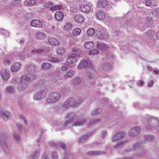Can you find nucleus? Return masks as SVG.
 I'll list each match as a JSON object with an SVG mask.
<instances>
[{
	"mask_svg": "<svg viewBox=\"0 0 159 159\" xmlns=\"http://www.w3.org/2000/svg\"><path fill=\"white\" fill-rule=\"evenodd\" d=\"M66 117H71L66 120L64 126L66 127L68 125L71 127L80 126L85 124L87 121V118L84 116H78L76 113H70L66 115Z\"/></svg>",
	"mask_w": 159,
	"mask_h": 159,
	"instance_id": "f257e3e1",
	"label": "nucleus"
},
{
	"mask_svg": "<svg viewBox=\"0 0 159 159\" xmlns=\"http://www.w3.org/2000/svg\"><path fill=\"white\" fill-rule=\"evenodd\" d=\"M84 100L81 97L70 98L67 99L64 102V107H68L70 106L78 107L83 102Z\"/></svg>",
	"mask_w": 159,
	"mask_h": 159,
	"instance_id": "f03ea898",
	"label": "nucleus"
},
{
	"mask_svg": "<svg viewBox=\"0 0 159 159\" xmlns=\"http://www.w3.org/2000/svg\"><path fill=\"white\" fill-rule=\"evenodd\" d=\"M147 124L145 128L147 130H151L154 129L159 125V121L157 118L153 116H147Z\"/></svg>",
	"mask_w": 159,
	"mask_h": 159,
	"instance_id": "7ed1b4c3",
	"label": "nucleus"
},
{
	"mask_svg": "<svg viewBox=\"0 0 159 159\" xmlns=\"http://www.w3.org/2000/svg\"><path fill=\"white\" fill-rule=\"evenodd\" d=\"M61 97V94L56 92H52L48 94L46 101L48 103H53L58 101Z\"/></svg>",
	"mask_w": 159,
	"mask_h": 159,
	"instance_id": "20e7f679",
	"label": "nucleus"
},
{
	"mask_svg": "<svg viewBox=\"0 0 159 159\" xmlns=\"http://www.w3.org/2000/svg\"><path fill=\"white\" fill-rule=\"evenodd\" d=\"M7 134L5 133H0V143L6 153H8L9 152V150L8 148V146L7 143Z\"/></svg>",
	"mask_w": 159,
	"mask_h": 159,
	"instance_id": "39448f33",
	"label": "nucleus"
},
{
	"mask_svg": "<svg viewBox=\"0 0 159 159\" xmlns=\"http://www.w3.org/2000/svg\"><path fill=\"white\" fill-rule=\"evenodd\" d=\"M46 93L43 90H41L37 92L33 96L34 100L39 101L44 99L46 96Z\"/></svg>",
	"mask_w": 159,
	"mask_h": 159,
	"instance_id": "423d86ee",
	"label": "nucleus"
},
{
	"mask_svg": "<svg viewBox=\"0 0 159 159\" xmlns=\"http://www.w3.org/2000/svg\"><path fill=\"white\" fill-rule=\"evenodd\" d=\"M126 133L124 131L118 132L113 136L111 141L113 142H116L117 141L122 139L126 135Z\"/></svg>",
	"mask_w": 159,
	"mask_h": 159,
	"instance_id": "0eeeda50",
	"label": "nucleus"
},
{
	"mask_svg": "<svg viewBox=\"0 0 159 159\" xmlns=\"http://www.w3.org/2000/svg\"><path fill=\"white\" fill-rule=\"evenodd\" d=\"M18 89L20 91H22L25 90L27 87L28 82L25 80H23V78L21 77V79L18 82Z\"/></svg>",
	"mask_w": 159,
	"mask_h": 159,
	"instance_id": "6e6552de",
	"label": "nucleus"
},
{
	"mask_svg": "<svg viewBox=\"0 0 159 159\" xmlns=\"http://www.w3.org/2000/svg\"><path fill=\"white\" fill-rule=\"evenodd\" d=\"M80 53H75L70 55L66 59V61L68 63H73L76 61L80 56Z\"/></svg>",
	"mask_w": 159,
	"mask_h": 159,
	"instance_id": "1a4fd4ad",
	"label": "nucleus"
},
{
	"mask_svg": "<svg viewBox=\"0 0 159 159\" xmlns=\"http://www.w3.org/2000/svg\"><path fill=\"white\" fill-rule=\"evenodd\" d=\"M92 66V63L89 60L83 59L81 60L78 66L79 69H82L86 67H90Z\"/></svg>",
	"mask_w": 159,
	"mask_h": 159,
	"instance_id": "9d476101",
	"label": "nucleus"
},
{
	"mask_svg": "<svg viewBox=\"0 0 159 159\" xmlns=\"http://www.w3.org/2000/svg\"><path fill=\"white\" fill-rule=\"evenodd\" d=\"M141 130L140 127L139 126H137L131 129L129 131L128 133L129 136L133 137L137 135Z\"/></svg>",
	"mask_w": 159,
	"mask_h": 159,
	"instance_id": "9b49d317",
	"label": "nucleus"
},
{
	"mask_svg": "<svg viewBox=\"0 0 159 159\" xmlns=\"http://www.w3.org/2000/svg\"><path fill=\"white\" fill-rule=\"evenodd\" d=\"M1 75L2 79L6 81L10 78V72L7 69H4L1 71Z\"/></svg>",
	"mask_w": 159,
	"mask_h": 159,
	"instance_id": "f8f14e48",
	"label": "nucleus"
},
{
	"mask_svg": "<svg viewBox=\"0 0 159 159\" xmlns=\"http://www.w3.org/2000/svg\"><path fill=\"white\" fill-rule=\"evenodd\" d=\"M23 80L26 81L28 82L29 81H32L36 79V76L32 74H25L21 76Z\"/></svg>",
	"mask_w": 159,
	"mask_h": 159,
	"instance_id": "ddd939ff",
	"label": "nucleus"
},
{
	"mask_svg": "<svg viewBox=\"0 0 159 159\" xmlns=\"http://www.w3.org/2000/svg\"><path fill=\"white\" fill-rule=\"evenodd\" d=\"M30 24L33 27L39 28H42L43 27L42 22L38 20L35 19L32 20Z\"/></svg>",
	"mask_w": 159,
	"mask_h": 159,
	"instance_id": "4468645a",
	"label": "nucleus"
},
{
	"mask_svg": "<svg viewBox=\"0 0 159 159\" xmlns=\"http://www.w3.org/2000/svg\"><path fill=\"white\" fill-rule=\"evenodd\" d=\"M21 65L18 62H16L13 64L11 68V70L13 72H16L20 69Z\"/></svg>",
	"mask_w": 159,
	"mask_h": 159,
	"instance_id": "2eb2a0df",
	"label": "nucleus"
},
{
	"mask_svg": "<svg viewBox=\"0 0 159 159\" xmlns=\"http://www.w3.org/2000/svg\"><path fill=\"white\" fill-rule=\"evenodd\" d=\"M64 17V15L63 12L61 11H57L55 13L54 16L55 19L58 21H60L62 20Z\"/></svg>",
	"mask_w": 159,
	"mask_h": 159,
	"instance_id": "dca6fc26",
	"label": "nucleus"
},
{
	"mask_svg": "<svg viewBox=\"0 0 159 159\" xmlns=\"http://www.w3.org/2000/svg\"><path fill=\"white\" fill-rule=\"evenodd\" d=\"M91 7L90 4L83 5L80 7V10L84 12H88L91 10Z\"/></svg>",
	"mask_w": 159,
	"mask_h": 159,
	"instance_id": "f3484780",
	"label": "nucleus"
},
{
	"mask_svg": "<svg viewBox=\"0 0 159 159\" xmlns=\"http://www.w3.org/2000/svg\"><path fill=\"white\" fill-rule=\"evenodd\" d=\"M128 140L127 139L118 142L115 146L114 148L117 150H119L120 148L123 147V145L128 143Z\"/></svg>",
	"mask_w": 159,
	"mask_h": 159,
	"instance_id": "a211bd4d",
	"label": "nucleus"
},
{
	"mask_svg": "<svg viewBox=\"0 0 159 159\" xmlns=\"http://www.w3.org/2000/svg\"><path fill=\"white\" fill-rule=\"evenodd\" d=\"M133 149L135 151L143 147V143L141 141H138L134 144L132 146Z\"/></svg>",
	"mask_w": 159,
	"mask_h": 159,
	"instance_id": "6ab92c4d",
	"label": "nucleus"
},
{
	"mask_svg": "<svg viewBox=\"0 0 159 159\" xmlns=\"http://www.w3.org/2000/svg\"><path fill=\"white\" fill-rule=\"evenodd\" d=\"M147 153V151L143 147L137 150L135 152V154L138 156L141 157L144 155H146Z\"/></svg>",
	"mask_w": 159,
	"mask_h": 159,
	"instance_id": "aec40b11",
	"label": "nucleus"
},
{
	"mask_svg": "<svg viewBox=\"0 0 159 159\" xmlns=\"http://www.w3.org/2000/svg\"><path fill=\"white\" fill-rule=\"evenodd\" d=\"M49 44L52 45L58 46L60 43L57 39L54 38H50L48 40Z\"/></svg>",
	"mask_w": 159,
	"mask_h": 159,
	"instance_id": "412c9836",
	"label": "nucleus"
},
{
	"mask_svg": "<svg viewBox=\"0 0 159 159\" xmlns=\"http://www.w3.org/2000/svg\"><path fill=\"white\" fill-rule=\"evenodd\" d=\"M74 20L77 23H82L84 20V17L80 14H77L75 16Z\"/></svg>",
	"mask_w": 159,
	"mask_h": 159,
	"instance_id": "4be33fe9",
	"label": "nucleus"
},
{
	"mask_svg": "<svg viewBox=\"0 0 159 159\" xmlns=\"http://www.w3.org/2000/svg\"><path fill=\"white\" fill-rule=\"evenodd\" d=\"M107 34L106 32L103 31L99 32L97 34V37L98 39L101 40L107 38Z\"/></svg>",
	"mask_w": 159,
	"mask_h": 159,
	"instance_id": "5701e85b",
	"label": "nucleus"
},
{
	"mask_svg": "<svg viewBox=\"0 0 159 159\" xmlns=\"http://www.w3.org/2000/svg\"><path fill=\"white\" fill-rule=\"evenodd\" d=\"M91 136V134L89 135L86 134L84 135L79 139V141L80 143H84L88 140Z\"/></svg>",
	"mask_w": 159,
	"mask_h": 159,
	"instance_id": "b1692460",
	"label": "nucleus"
},
{
	"mask_svg": "<svg viewBox=\"0 0 159 159\" xmlns=\"http://www.w3.org/2000/svg\"><path fill=\"white\" fill-rule=\"evenodd\" d=\"M97 16L100 20H103L105 18L104 13L102 10L98 11L97 13Z\"/></svg>",
	"mask_w": 159,
	"mask_h": 159,
	"instance_id": "393cba45",
	"label": "nucleus"
},
{
	"mask_svg": "<svg viewBox=\"0 0 159 159\" xmlns=\"http://www.w3.org/2000/svg\"><path fill=\"white\" fill-rule=\"evenodd\" d=\"M2 117L5 120L8 119H11V116L10 113L7 111H6L2 114Z\"/></svg>",
	"mask_w": 159,
	"mask_h": 159,
	"instance_id": "a878e982",
	"label": "nucleus"
},
{
	"mask_svg": "<svg viewBox=\"0 0 159 159\" xmlns=\"http://www.w3.org/2000/svg\"><path fill=\"white\" fill-rule=\"evenodd\" d=\"M82 81V79L81 78L76 77L74 78L73 80V84L75 85H77L79 84H80Z\"/></svg>",
	"mask_w": 159,
	"mask_h": 159,
	"instance_id": "bb28decb",
	"label": "nucleus"
},
{
	"mask_svg": "<svg viewBox=\"0 0 159 159\" xmlns=\"http://www.w3.org/2000/svg\"><path fill=\"white\" fill-rule=\"evenodd\" d=\"M36 3L35 0H27L24 2L25 6H31L34 5Z\"/></svg>",
	"mask_w": 159,
	"mask_h": 159,
	"instance_id": "cd10ccee",
	"label": "nucleus"
},
{
	"mask_svg": "<svg viewBox=\"0 0 159 159\" xmlns=\"http://www.w3.org/2000/svg\"><path fill=\"white\" fill-rule=\"evenodd\" d=\"M108 47V46L106 44L102 43H99L97 45V48L101 50H105Z\"/></svg>",
	"mask_w": 159,
	"mask_h": 159,
	"instance_id": "c85d7f7f",
	"label": "nucleus"
},
{
	"mask_svg": "<svg viewBox=\"0 0 159 159\" xmlns=\"http://www.w3.org/2000/svg\"><path fill=\"white\" fill-rule=\"evenodd\" d=\"M14 88L11 86H7L5 88V92L7 93H12L14 92Z\"/></svg>",
	"mask_w": 159,
	"mask_h": 159,
	"instance_id": "c756f323",
	"label": "nucleus"
},
{
	"mask_svg": "<svg viewBox=\"0 0 159 159\" xmlns=\"http://www.w3.org/2000/svg\"><path fill=\"white\" fill-rule=\"evenodd\" d=\"M154 136L151 134H146L144 136V139L146 141H150L154 139Z\"/></svg>",
	"mask_w": 159,
	"mask_h": 159,
	"instance_id": "7c9ffc66",
	"label": "nucleus"
},
{
	"mask_svg": "<svg viewBox=\"0 0 159 159\" xmlns=\"http://www.w3.org/2000/svg\"><path fill=\"white\" fill-rule=\"evenodd\" d=\"M16 55L17 57L21 61L24 60L25 59V56L23 51L18 53Z\"/></svg>",
	"mask_w": 159,
	"mask_h": 159,
	"instance_id": "2f4dec72",
	"label": "nucleus"
},
{
	"mask_svg": "<svg viewBox=\"0 0 159 159\" xmlns=\"http://www.w3.org/2000/svg\"><path fill=\"white\" fill-rule=\"evenodd\" d=\"M72 25L70 22L66 23L64 26V29L66 31H69L72 29Z\"/></svg>",
	"mask_w": 159,
	"mask_h": 159,
	"instance_id": "473e14b6",
	"label": "nucleus"
},
{
	"mask_svg": "<svg viewBox=\"0 0 159 159\" xmlns=\"http://www.w3.org/2000/svg\"><path fill=\"white\" fill-rule=\"evenodd\" d=\"M98 4L100 7H105L107 4L106 0H100L98 1Z\"/></svg>",
	"mask_w": 159,
	"mask_h": 159,
	"instance_id": "72a5a7b5",
	"label": "nucleus"
},
{
	"mask_svg": "<svg viewBox=\"0 0 159 159\" xmlns=\"http://www.w3.org/2000/svg\"><path fill=\"white\" fill-rule=\"evenodd\" d=\"M44 51V49L42 48L41 49H34L31 51V52L33 54H40L42 53Z\"/></svg>",
	"mask_w": 159,
	"mask_h": 159,
	"instance_id": "f704fd0d",
	"label": "nucleus"
},
{
	"mask_svg": "<svg viewBox=\"0 0 159 159\" xmlns=\"http://www.w3.org/2000/svg\"><path fill=\"white\" fill-rule=\"evenodd\" d=\"M35 66L34 65H30L27 66L26 70L27 71L31 72L35 70Z\"/></svg>",
	"mask_w": 159,
	"mask_h": 159,
	"instance_id": "c9c22d12",
	"label": "nucleus"
},
{
	"mask_svg": "<svg viewBox=\"0 0 159 159\" xmlns=\"http://www.w3.org/2000/svg\"><path fill=\"white\" fill-rule=\"evenodd\" d=\"M74 74V72L73 70H70L67 72L66 74L64 75L66 78H69L73 76Z\"/></svg>",
	"mask_w": 159,
	"mask_h": 159,
	"instance_id": "e433bc0d",
	"label": "nucleus"
},
{
	"mask_svg": "<svg viewBox=\"0 0 159 159\" xmlns=\"http://www.w3.org/2000/svg\"><path fill=\"white\" fill-rule=\"evenodd\" d=\"M101 151H99L94 150L89 151L88 154L92 155H97L102 154Z\"/></svg>",
	"mask_w": 159,
	"mask_h": 159,
	"instance_id": "4c0bfd02",
	"label": "nucleus"
},
{
	"mask_svg": "<svg viewBox=\"0 0 159 159\" xmlns=\"http://www.w3.org/2000/svg\"><path fill=\"white\" fill-rule=\"evenodd\" d=\"M36 36L37 39H41L44 38L45 35L43 33L39 31L36 34Z\"/></svg>",
	"mask_w": 159,
	"mask_h": 159,
	"instance_id": "58836bf2",
	"label": "nucleus"
},
{
	"mask_svg": "<svg viewBox=\"0 0 159 159\" xmlns=\"http://www.w3.org/2000/svg\"><path fill=\"white\" fill-rule=\"evenodd\" d=\"M93 46V43L92 42H87L84 44V46L87 49H91L92 48Z\"/></svg>",
	"mask_w": 159,
	"mask_h": 159,
	"instance_id": "ea45409f",
	"label": "nucleus"
},
{
	"mask_svg": "<svg viewBox=\"0 0 159 159\" xmlns=\"http://www.w3.org/2000/svg\"><path fill=\"white\" fill-rule=\"evenodd\" d=\"M21 79V78H19L16 76L13 77L11 80V82L12 84H16Z\"/></svg>",
	"mask_w": 159,
	"mask_h": 159,
	"instance_id": "a19ab883",
	"label": "nucleus"
},
{
	"mask_svg": "<svg viewBox=\"0 0 159 159\" xmlns=\"http://www.w3.org/2000/svg\"><path fill=\"white\" fill-rule=\"evenodd\" d=\"M54 5V4L53 2H48L43 3V6L44 8H46L51 7Z\"/></svg>",
	"mask_w": 159,
	"mask_h": 159,
	"instance_id": "79ce46f5",
	"label": "nucleus"
},
{
	"mask_svg": "<svg viewBox=\"0 0 159 159\" xmlns=\"http://www.w3.org/2000/svg\"><path fill=\"white\" fill-rule=\"evenodd\" d=\"M111 67V65L109 64V63L104 64L102 66L103 69L106 71H107L109 70L110 69Z\"/></svg>",
	"mask_w": 159,
	"mask_h": 159,
	"instance_id": "37998d69",
	"label": "nucleus"
},
{
	"mask_svg": "<svg viewBox=\"0 0 159 159\" xmlns=\"http://www.w3.org/2000/svg\"><path fill=\"white\" fill-rule=\"evenodd\" d=\"M57 53L59 55H62L65 53V50L63 48L61 47L58 48L56 50Z\"/></svg>",
	"mask_w": 159,
	"mask_h": 159,
	"instance_id": "c03bdc74",
	"label": "nucleus"
},
{
	"mask_svg": "<svg viewBox=\"0 0 159 159\" xmlns=\"http://www.w3.org/2000/svg\"><path fill=\"white\" fill-rule=\"evenodd\" d=\"M62 7V6L61 5H53L50 8V10L51 11H56L61 9Z\"/></svg>",
	"mask_w": 159,
	"mask_h": 159,
	"instance_id": "a18cd8bd",
	"label": "nucleus"
},
{
	"mask_svg": "<svg viewBox=\"0 0 159 159\" xmlns=\"http://www.w3.org/2000/svg\"><path fill=\"white\" fill-rule=\"evenodd\" d=\"M102 112V109L98 108L93 110L92 112V115L93 116H96L100 114Z\"/></svg>",
	"mask_w": 159,
	"mask_h": 159,
	"instance_id": "49530a36",
	"label": "nucleus"
},
{
	"mask_svg": "<svg viewBox=\"0 0 159 159\" xmlns=\"http://www.w3.org/2000/svg\"><path fill=\"white\" fill-rule=\"evenodd\" d=\"M48 60L52 62H59V59L57 57H50L48 58Z\"/></svg>",
	"mask_w": 159,
	"mask_h": 159,
	"instance_id": "de8ad7c7",
	"label": "nucleus"
},
{
	"mask_svg": "<svg viewBox=\"0 0 159 159\" xmlns=\"http://www.w3.org/2000/svg\"><path fill=\"white\" fill-rule=\"evenodd\" d=\"M39 155V152L38 151H36L34 152L31 156V158H37Z\"/></svg>",
	"mask_w": 159,
	"mask_h": 159,
	"instance_id": "09e8293b",
	"label": "nucleus"
},
{
	"mask_svg": "<svg viewBox=\"0 0 159 159\" xmlns=\"http://www.w3.org/2000/svg\"><path fill=\"white\" fill-rule=\"evenodd\" d=\"M81 30L80 28H76L73 31V34L74 35H77L80 34Z\"/></svg>",
	"mask_w": 159,
	"mask_h": 159,
	"instance_id": "8fccbe9b",
	"label": "nucleus"
},
{
	"mask_svg": "<svg viewBox=\"0 0 159 159\" xmlns=\"http://www.w3.org/2000/svg\"><path fill=\"white\" fill-rule=\"evenodd\" d=\"M51 66V65L47 62L43 63L42 65V67L43 69H48Z\"/></svg>",
	"mask_w": 159,
	"mask_h": 159,
	"instance_id": "3c124183",
	"label": "nucleus"
},
{
	"mask_svg": "<svg viewBox=\"0 0 159 159\" xmlns=\"http://www.w3.org/2000/svg\"><path fill=\"white\" fill-rule=\"evenodd\" d=\"M87 33L88 35L92 36L94 34L95 30L93 28H90L88 30Z\"/></svg>",
	"mask_w": 159,
	"mask_h": 159,
	"instance_id": "603ef678",
	"label": "nucleus"
},
{
	"mask_svg": "<svg viewBox=\"0 0 159 159\" xmlns=\"http://www.w3.org/2000/svg\"><path fill=\"white\" fill-rule=\"evenodd\" d=\"M0 32L6 37H8L9 36V33L7 31L3 29H0Z\"/></svg>",
	"mask_w": 159,
	"mask_h": 159,
	"instance_id": "864d4df0",
	"label": "nucleus"
},
{
	"mask_svg": "<svg viewBox=\"0 0 159 159\" xmlns=\"http://www.w3.org/2000/svg\"><path fill=\"white\" fill-rule=\"evenodd\" d=\"M101 121V119H95L93 120L90 121L89 124L91 125H92L96 123H99Z\"/></svg>",
	"mask_w": 159,
	"mask_h": 159,
	"instance_id": "5fc2aeb1",
	"label": "nucleus"
},
{
	"mask_svg": "<svg viewBox=\"0 0 159 159\" xmlns=\"http://www.w3.org/2000/svg\"><path fill=\"white\" fill-rule=\"evenodd\" d=\"M58 155L56 152H53L51 153L52 159H57Z\"/></svg>",
	"mask_w": 159,
	"mask_h": 159,
	"instance_id": "6e6d98bb",
	"label": "nucleus"
},
{
	"mask_svg": "<svg viewBox=\"0 0 159 159\" xmlns=\"http://www.w3.org/2000/svg\"><path fill=\"white\" fill-rule=\"evenodd\" d=\"M86 76L89 79H92L94 77L93 74L90 71H88L87 72Z\"/></svg>",
	"mask_w": 159,
	"mask_h": 159,
	"instance_id": "4d7b16f0",
	"label": "nucleus"
},
{
	"mask_svg": "<svg viewBox=\"0 0 159 159\" xmlns=\"http://www.w3.org/2000/svg\"><path fill=\"white\" fill-rule=\"evenodd\" d=\"M98 51L96 50V49H93L91 50H90L89 53L90 54H97L98 53Z\"/></svg>",
	"mask_w": 159,
	"mask_h": 159,
	"instance_id": "13d9d810",
	"label": "nucleus"
},
{
	"mask_svg": "<svg viewBox=\"0 0 159 159\" xmlns=\"http://www.w3.org/2000/svg\"><path fill=\"white\" fill-rule=\"evenodd\" d=\"M70 11L73 13L76 12L77 11V9L74 6H72L70 7Z\"/></svg>",
	"mask_w": 159,
	"mask_h": 159,
	"instance_id": "bf43d9fd",
	"label": "nucleus"
},
{
	"mask_svg": "<svg viewBox=\"0 0 159 159\" xmlns=\"http://www.w3.org/2000/svg\"><path fill=\"white\" fill-rule=\"evenodd\" d=\"M4 64L5 65H10L11 63V61L10 60L5 59L4 61Z\"/></svg>",
	"mask_w": 159,
	"mask_h": 159,
	"instance_id": "052dcab7",
	"label": "nucleus"
},
{
	"mask_svg": "<svg viewBox=\"0 0 159 159\" xmlns=\"http://www.w3.org/2000/svg\"><path fill=\"white\" fill-rule=\"evenodd\" d=\"M152 1L150 0H147L145 1V4L147 6H150L152 4Z\"/></svg>",
	"mask_w": 159,
	"mask_h": 159,
	"instance_id": "680f3d73",
	"label": "nucleus"
},
{
	"mask_svg": "<svg viewBox=\"0 0 159 159\" xmlns=\"http://www.w3.org/2000/svg\"><path fill=\"white\" fill-rule=\"evenodd\" d=\"M17 126L20 132L22 131L23 129L22 125L20 123H17Z\"/></svg>",
	"mask_w": 159,
	"mask_h": 159,
	"instance_id": "e2e57ef3",
	"label": "nucleus"
},
{
	"mask_svg": "<svg viewBox=\"0 0 159 159\" xmlns=\"http://www.w3.org/2000/svg\"><path fill=\"white\" fill-rule=\"evenodd\" d=\"M154 14L156 16H159V8H157L154 10Z\"/></svg>",
	"mask_w": 159,
	"mask_h": 159,
	"instance_id": "0e129e2a",
	"label": "nucleus"
},
{
	"mask_svg": "<svg viewBox=\"0 0 159 159\" xmlns=\"http://www.w3.org/2000/svg\"><path fill=\"white\" fill-rule=\"evenodd\" d=\"M153 32L151 30H149L147 32V35L149 36H152L153 35Z\"/></svg>",
	"mask_w": 159,
	"mask_h": 159,
	"instance_id": "69168bd1",
	"label": "nucleus"
},
{
	"mask_svg": "<svg viewBox=\"0 0 159 159\" xmlns=\"http://www.w3.org/2000/svg\"><path fill=\"white\" fill-rule=\"evenodd\" d=\"M14 138L17 141H18L19 139H20V137L19 136L16 134H14Z\"/></svg>",
	"mask_w": 159,
	"mask_h": 159,
	"instance_id": "338daca9",
	"label": "nucleus"
},
{
	"mask_svg": "<svg viewBox=\"0 0 159 159\" xmlns=\"http://www.w3.org/2000/svg\"><path fill=\"white\" fill-rule=\"evenodd\" d=\"M107 132L104 130H103L102 132L101 136L103 138L104 137L107 135Z\"/></svg>",
	"mask_w": 159,
	"mask_h": 159,
	"instance_id": "774afa93",
	"label": "nucleus"
}]
</instances>
